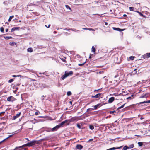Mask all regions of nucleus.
<instances>
[{
	"label": "nucleus",
	"instance_id": "obj_32",
	"mask_svg": "<svg viewBox=\"0 0 150 150\" xmlns=\"http://www.w3.org/2000/svg\"><path fill=\"white\" fill-rule=\"evenodd\" d=\"M86 61L85 62H84L82 64H78V65L80 66H83L84 64L86 63Z\"/></svg>",
	"mask_w": 150,
	"mask_h": 150
},
{
	"label": "nucleus",
	"instance_id": "obj_13",
	"mask_svg": "<svg viewBox=\"0 0 150 150\" xmlns=\"http://www.w3.org/2000/svg\"><path fill=\"white\" fill-rule=\"evenodd\" d=\"M145 103H150V100L144 101L143 102H139L138 103V104L139 105Z\"/></svg>",
	"mask_w": 150,
	"mask_h": 150
},
{
	"label": "nucleus",
	"instance_id": "obj_53",
	"mask_svg": "<svg viewBox=\"0 0 150 150\" xmlns=\"http://www.w3.org/2000/svg\"><path fill=\"white\" fill-rule=\"evenodd\" d=\"M30 122H32L34 124H35V122L33 121V120H31L30 121Z\"/></svg>",
	"mask_w": 150,
	"mask_h": 150
},
{
	"label": "nucleus",
	"instance_id": "obj_10",
	"mask_svg": "<svg viewBox=\"0 0 150 150\" xmlns=\"http://www.w3.org/2000/svg\"><path fill=\"white\" fill-rule=\"evenodd\" d=\"M68 121V120H66L64 121H63L60 124L58 125L59 126V127L60 128L65 123L67 122Z\"/></svg>",
	"mask_w": 150,
	"mask_h": 150
},
{
	"label": "nucleus",
	"instance_id": "obj_60",
	"mask_svg": "<svg viewBox=\"0 0 150 150\" xmlns=\"http://www.w3.org/2000/svg\"><path fill=\"white\" fill-rule=\"evenodd\" d=\"M4 142V140H3L2 141H1V142H0V144L2 143L3 142Z\"/></svg>",
	"mask_w": 150,
	"mask_h": 150
},
{
	"label": "nucleus",
	"instance_id": "obj_39",
	"mask_svg": "<svg viewBox=\"0 0 150 150\" xmlns=\"http://www.w3.org/2000/svg\"><path fill=\"white\" fill-rule=\"evenodd\" d=\"M76 120V119L75 118V117L72 118L71 119V122L73 121Z\"/></svg>",
	"mask_w": 150,
	"mask_h": 150
},
{
	"label": "nucleus",
	"instance_id": "obj_50",
	"mask_svg": "<svg viewBox=\"0 0 150 150\" xmlns=\"http://www.w3.org/2000/svg\"><path fill=\"white\" fill-rule=\"evenodd\" d=\"M88 30L90 31H94V30L92 28H88Z\"/></svg>",
	"mask_w": 150,
	"mask_h": 150
},
{
	"label": "nucleus",
	"instance_id": "obj_24",
	"mask_svg": "<svg viewBox=\"0 0 150 150\" xmlns=\"http://www.w3.org/2000/svg\"><path fill=\"white\" fill-rule=\"evenodd\" d=\"M128 149H129V148L127 146H125L123 147V149L124 150H126Z\"/></svg>",
	"mask_w": 150,
	"mask_h": 150
},
{
	"label": "nucleus",
	"instance_id": "obj_56",
	"mask_svg": "<svg viewBox=\"0 0 150 150\" xmlns=\"http://www.w3.org/2000/svg\"><path fill=\"white\" fill-rule=\"evenodd\" d=\"M31 81H36V80L34 79H31V78H30L29 79Z\"/></svg>",
	"mask_w": 150,
	"mask_h": 150
},
{
	"label": "nucleus",
	"instance_id": "obj_21",
	"mask_svg": "<svg viewBox=\"0 0 150 150\" xmlns=\"http://www.w3.org/2000/svg\"><path fill=\"white\" fill-rule=\"evenodd\" d=\"M147 96H146V94H145L144 95H143L142 96H141L140 97V98H146Z\"/></svg>",
	"mask_w": 150,
	"mask_h": 150
},
{
	"label": "nucleus",
	"instance_id": "obj_58",
	"mask_svg": "<svg viewBox=\"0 0 150 150\" xmlns=\"http://www.w3.org/2000/svg\"><path fill=\"white\" fill-rule=\"evenodd\" d=\"M5 31L6 32H8V29L7 28H6L5 29Z\"/></svg>",
	"mask_w": 150,
	"mask_h": 150
},
{
	"label": "nucleus",
	"instance_id": "obj_41",
	"mask_svg": "<svg viewBox=\"0 0 150 150\" xmlns=\"http://www.w3.org/2000/svg\"><path fill=\"white\" fill-rule=\"evenodd\" d=\"M13 79H11L9 80L8 82L9 83H11L13 82Z\"/></svg>",
	"mask_w": 150,
	"mask_h": 150
},
{
	"label": "nucleus",
	"instance_id": "obj_25",
	"mask_svg": "<svg viewBox=\"0 0 150 150\" xmlns=\"http://www.w3.org/2000/svg\"><path fill=\"white\" fill-rule=\"evenodd\" d=\"M65 6L67 8V9H69L70 10H71V8L68 5H65Z\"/></svg>",
	"mask_w": 150,
	"mask_h": 150
},
{
	"label": "nucleus",
	"instance_id": "obj_12",
	"mask_svg": "<svg viewBox=\"0 0 150 150\" xmlns=\"http://www.w3.org/2000/svg\"><path fill=\"white\" fill-rule=\"evenodd\" d=\"M100 96H101L100 93H98L94 96H92V98H99Z\"/></svg>",
	"mask_w": 150,
	"mask_h": 150
},
{
	"label": "nucleus",
	"instance_id": "obj_19",
	"mask_svg": "<svg viewBox=\"0 0 150 150\" xmlns=\"http://www.w3.org/2000/svg\"><path fill=\"white\" fill-rule=\"evenodd\" d=\"M100 105V104H97V105H96L95 106H93L92 107H93L95 109H96Z\"/></svg>",
	"mask_w": 150,
	"mask_h": 150
},
{
	"label": "nucleus",
	"instance_id": "obj_22",
	"mask_svg": "<svg viewBox=\"0 0 150 150\" xmlns=\"http://www.w3.org/2000/svg\"><path fill=\"white\" fill-rule=\"evenodd\" d=\"M14 17V16L13 15L11 16H10L8 20V21L10 22L11 21L12 19Z\"/></svg>",
	"mask_w": 150,
	"mask_h": 150
},
{
	"label": "nucleus",
	"instance_id": "obj_4",
	"mask_svg": "<svg viewBox=\"0 0 150 150\" xmlns=\"http://www.w3.org/2000/svg\"><path fill=\"white\" fill-rule=\"evenodd\" d=\"M150 57V52L149 53H146V54L142 56V57L144 59L148 58Z\"/></svg>",
	"mask_w": 150,
	"mask_h": 150
},
{
	"label": "nucleus",
	"instance_id": "obj_17",
	"mask_svg": "<svg viewBox=\"0 0 150 150\" xmlns=\"http://www.w3.org/2000/svg\"><path fill=\"white\" fill-rule=\"evenodd\" d=\"M33 51V49L31 48H29L27 49V51L28 52H32Z\"/></svg>",
	"mask_w": 150,
	"mask_h": 150
},
{
	"label": "nucleus",
	"instance_id": "obj_8",
	"mask_svg": "<svg viewBox=\"0 0 150 150\" xmlns=\"http://www.w3.org/2000/svg\"><path fill=\"white\" fill-rule=\"evenodd\" d=\"M115 100V98L113 97H111L108 100V103H111L112 102Z\"/></svg>",
	"mask_w": 150,
	"mask_h": 150
},
{
	"label": "nucleus",
	"instance_id": "obj_62",
	"mask_svg": "<svg viewBox=\"0 0 150 150\" xmlns=\"http://www.w3.org/2000/svg\"><path fill=\"white\" fill-rule=\"evenodd\" d=\"M105 24L106 25H107L108 24V23L107 22H105Z\"/></svg>",
	"mask_w": 150,
	"mask_h": 150
},
{
	"label": "nucleus",
	"instance_id": "obj_52",
	"mask_svg": "<svg viewBox=\"0 0 150 150\" xmlns=\"http://www.w3.org/2000/svg\"><path fill=\"white\" fill-rule=\"evenodd\" d=\"M25 122L24 123L23 125H21V128L19 130H19V131H20L21 130V129H22V127H23V125L24 124H25Z\"/></svg>",
	"mask_w": 150,
	"mask_h": 150
},
{
	"label": "nucleus",
	"instance_id": "obj_37",
	"mask_svg": "<svg viewBox=\"0 0 150 150\" xmlns=\"http://www.w3.org/2000/svg\"><path fill=\"white\" fill-rule=\"evenodd\" d=\"M129 9L130 11H133L134 8L132 7H129Z\"/></svg>",
	"mask_w": 150,
	"mask_h": 150
},
{
	"label": "nucleus",
	"instance_id": "obj_57",
	"mask_svg": "<svg viewBox=\"0 0 150 150\" xmlns=\"http://www.w3.org/2000/svg\"><path fill=\"white\" fill-rule=\"evenodd\" d=\"M83 29V30H88V28H82Z\"/></svg>",
	"mask_w": 150,
	"mask_h": 150
},
{
	"label": "nucleus",
	"instance_id": "obj_48",
	"mask_svg": "<svg viewBox=\"0 0 150 150\" xmlns=\"http://www.w3.org/2000/svg\"><path fill=\"white\" fill-rule=\"evenodd\" d=\"M5 113V112H3L0 113V116H1L2 114L4 115Z\"/></svg>",
	"mask_w": 150,
	"mask_h": 150
},
{
	"label": "nucleus",
	"instance_id": "obj_36",
	"mask_svg": "<svg viewBox=\"0 0 150 150\" xmlns=\"http://www.w3.org/2000/svg\"><path fill=\"white\" fill-rule=\"evenodd\" d=\"M0 30V31L1 32H4V29L3 27H2L1 28Z\"/></svg>",
	"mask_w": 150,
	"mask_h": 150
},
{
	"label": "nucleus",
	"instance_id": "obj_26",
	"mask_svg": "<svg viewBox=\"0 0 150 150\" xmlns=\"http://www.w3.org/2000/svg\"><path fill=\"white\" fill-rule=\"evenodd\" d=\"M92 51L93 52H95V48L93 46L92 47Z\"/></svg>",
	"mask_w": 150,
	"mask_h": 150
},
{
	"label": "nucleus",
	"instance_id": "obj_45",
	"mask_svg": "<svg viewBox=\"0 0 150 150\" xmlns=\"http://www.w3.org/2000/svg\"><path fill=\"white\" fill-rule=\"evenodd\" d=\"M134 57L133 56H131L129 57V59L131 60H133L134 59Z\"/></svg>",
	"mask_w": 150,
	"mask_h": 150
},
{
	"label": "nucleus",
	"instance_id": "obj_38",
	"mask_svg": "<svg viewBox=\"0 0 150 150\" xmlns=\"http://www.w3.org/2000/svg\"><path fill=\"white\" fill-rule=\"evenodd\" d=\"M137 12L140 15H141V16H142L143 17H145V16L142 13L140 12H139L138 11H137Z\"/></svg>",
	"mask_w": 150,
	"mask_h": 150
},
{
	"label": "nucleus",
	"instance_id": "obj_44",
	"mask_svg": "<svg viewBox=\"0 0 150 150\" xmlns=\"http://www.w3.org/2000/svg\"><path fill=\"white\" fill-rule=\"evenodd\" d=\"M21 76L20 75H17V76H16L15 75H13L12 76V77H19V76Z\"/></svg>",
	"mask_w": 150,
	"mask_h": 150
},
{
	"label": "nucleus",
	"instance_id": "obj_29",
	"mask_svg": "<svg viewBox=\"0 0 150 150\" xmlns=\"http://www.w3.org/2000/svg\"><path fill=\"white\" fill-rule=\"evenodd\" d=\"M89 128L91 130H93L94 129V127L93 126L90 125L89 126Z\"/></svg>",
	"mask_w": 150,
	"mask_h": 150
},
{
	"label": "nucleus",
	"instance_id": "obj_6",
	"mask_svg": "<svg viewBox=\"0 0 150 150\" xmlns=\"http://www.w3.org/2000/svg\"><path fill=\"white\" fill-rule=\"evenodd\" d=\"M59 126L58 125H57L53 128L51 129L52 131H55L57 130L59 128Z\"/></svg>",
	"mask_w": 150,
	"mask_h": 150
},
{
	"label": "nucleus",
	"instance_id": "obj_55",
	"mask_svg": "<svg viewBox=\"0 0 150 150\" xmlns=\"http://www.w3.org/2000/svg\"><path fill=\"white\" fill-rule=\"evenodd\" d=\"M39 112H35V115H38Z\"/></svg>",
	"mask_w": 150,
	"mask_h": 150
},
{
	"label": "nucleus",
	"instance_id": "obj_3",
	"mask_svg": "<svg viewBox=\"0 0 150 150\" xmlns=\"http://www.w3.org/2000/svg\"><path fill=\"white\" fill-rule=\"evenodd\" d=\"M39 86L40 88H43L47 87V86L45 84L42 83H39Z\"/></svg>",
	"mask_w": 150,
	"mask_h": 150
},
{
	"label": "nucleus",
	"instance_id": "obj_43",
	"mask_svg": "<svg viewBox=\"0 0 150 150\" xmlns=\"http://www.w3.org/2000/svg\"><path fill=\"white\" fill-rule=\"evenodd\" d=\"M77 126L79 129H80L81 128V125L79 124H77Z\"/></svg>",
	"mask_w": 150,
	"mask_h": 150
},
{
	"label": "nucleus",
	"instance_id": "obj_20",
	"mask_svg": "<svg viewBox=\"0 0 150 150\" xmlns=\"http://www.w3.org/2000/svg\"><path fill=\"white\" fill-rule=\"evenodd\" d=\"M73 71H70L69 73H66L67 75H68V76L69 75H71L73 74Z\"/></svg>",
	"mask_w": 150,
	"mask_h": 150
},
{
	"label": "nucleus",
	"instance_id": "obj_30",
	"mask_svg": "<svg viewBox=\"0 0 150 150\" xmlns=\"http://www.w3.org/2000/svg\"><path fill=\"white\" fill-rule=\"evenodd\" d=\"M67 96H69L71 94V93L70 91H68L67 92Z\"/></svg>",
	"mask_w": 150,
	"mask_h": 150
},
{
	"label": "nucleus",
	"instance_id": "obj_14",
	"mask_svg": "<svg viewBox=\"0 0 150 150\" xmlns=\"http://www.w3.org/2000/svg\"><path fill=\"white\" fill-rule=\"evenodd\" d=\"M19 29V27H16L13 28L11 30V32H13L15 30H18Z\"/></svg>",
	"mask_w": 150,
	"mask_h": 150
},
{
	"label": "nucleus",
	"instance_id": "obj_5",
	"mask_svg": "<svg viewBox=\"0 0 150 150\" xmlns=\"http://www.w3.org/2000/svg\"><path fill=\"white\" fill-rule=\"evenodd\" d=\"M21 115V113L20 112L18 114H17L15 116H13L12 118V120H15L17 118L19 117Z\"/></svg>",
	"mask_w": 150,
	"mask_h": 150
},
{
	"label": "nucleus",
	"instance_id": "obj_51",
	"mask_svg": "<svg viewBox=\"0 0 150 150\" xmlns=\"http://www.w3.org/2000/svg\"><path fill=\"white\" fill-rule=\"evenodd\" d=\"M25 122L24 123L23 125H21V128L19 130H19V131H20L21 130V129H22V127H23V125L24 124H25Z\"/></svg>",
	"mask_w": 150,
	"mask_h": 150
},
{
	"label": "nucleus",
	"instance_id": "obj_9",
	"mask_svg": "<svg viewBox=\"0 0 150 150\" xmlns=\"http://www.w3.org/2000/svg\"><path fill=\"white\" fill-rule=\"evenodd\" d=\"M112 28L114 30L119 31H122L124 30V29H120L119 28H115V27H113Z\"/></svg>",
	"mask_w": 150,
	"mask_h": 150
},
{
	"label": "nucleus",
	"instance_id": "obj_11",
	"mask_svg": "<svg viewBox=\"0 0 150 150\" xmlns=\"http://www.w3.org/2000/svg\"><path fill=\"white\" fill-rule=\"evenodd\" d=\"M122 146H121L120 147H117V148L113 147V148H110L109 149H107L106 150H115V149H121Z\"/></svg>",
	"mask_w": 150,
	"mask_h": 150
},
{
	"label": "nucleus",
	"instance_id": "obj_42",
	"mask_svg": "<svg viewBox=\"0 0 150 150\" xmlns=\"http://www.w3.org/2000/svg\"><path fill=\"white\" fill-rule=\"evenodd\" d=\"M12 136V135H10L8 137H7L6 138L4 139V140H4V141L5 140H6V139H8L9 138L11 137Z\"/></svg>",
	"mask_w": 150,
	"mask_h": 150
},
{
	"label": "nucleus",
	"instance_id": "obj_7",
	"mask_svg": "<svg viewBox=\"0 0 150 150\" xmlns=\"http://www.w3.org/2000/svg\"><path fill=\"white\" fill-rule=\"evenodd\" d=\"M114 62L115 63H119L120 62L118 61V57L117 56H116V55H115L114 56Z\"/></svg>",
	"mask_w": 150,
	"mask_h": 150
},
{
	"label": "nucleus",
	"instance_id": "obj_34",
	"mask_svg": "<svg viewBox=\"0 0 150 150\" xmlns=\"http://www.w3.org/2000/svg\"><path fill=\"white\" fill-rule=\"evenodd\" d=\"M94 110V109L93 108H88L87 109V112H88V111H91L92 110Z\"/></svg>",
	"mask_w": 150,
	"mask_h": 150
},
{
	"label": "nucleus",
	"instance_id": "obj_47",
	"mask_svg": "<svg viewBox=\"0 0 150 150\" xmlns=\"http://www.w3.org/2000/svg\"><path fill=\"white\" fill-rule=\"evenodd\" d=\"M115 112V110L113 111H111L110 112V113L111 114H112L114 113Z\"/></svg>",
	"mask_w": 150,
	"mask_h": 150
},
{
	"label": "nucleus",
	"instance_id": "obj_35",
	"mask_svg": "<svg viewBox=\"0 0 150 150\" xmlns=\"http://www.w3.org/2000/svg\"><path fill=\"white\" fill-rule=\"evenodd\" d=\"M71 30H72V31H75V32H77L79 31L78 30H77L75 29H71Z\"/></svg>",
	"mask_w": 150,
	"mask_h": 150
},
{
	"label": "nucleus",
	"instance_id": "obj_64",
	"mask_svg": "<svg viewBox=\"0 0 150 150\" xmlns=\"http://www.w3.org/2000/svg\"><path fill=\"white\" fill-rule=\"evenodd\" d=\"M127 16V15H126V14H124V15H123V16L124 17H126Z\"/></svg>",
	"mask_w": 150,
	"mask_h": 150
},
{
	"label": "nucleus",
	"instance_id": "obj_15",
	"mask_svg": "<svg viewBox=\"0 0 150 150\" xmlns=\"http://www.w3.org/2000/svg\"><path fill=\"white\" fill-rule=\"evenodd\" d=\"M76 147L77 149L81 150L83 146L81 145H76Z\"/></svg>",
	"mask_w": 150,
	"mask_h": 150
},
{
	"label": "nucleus",
	"instance_id": "obj_16",
	"mask_svg": "<svg viewBox=\"0 0 150 150\" xmlns=\"http://www.w3.org/2000/svg\"><path fill=\"white\" fill-rule=\"evenodd\" d=\"M67 76H68V75H67L66 73V72L65 74L62 76L61 77V78L62 80H64Z\"/></svg>",
	"mask_w": 150,
	"mask_h": 150
},
{
	"label": "nucleus",
	"instance_id": "obj_31",
	"mask_svg": "<svg viewBox=\"0 0 150 150\" xmlns=\"http://www.w3.org/2000/svg\"><path fill=\"white\" fill-rule=\"evenodd\" d=\"M125 103L123 105H122L121 106L118 107V108H117V110H119V109L123 108L124 107V105H125Z\"/></svg>",
	"mask_w": 150,
	"mask_h": 150
},
{
	"label": "nucleus",
	"instance_id": "obj_33",
	"mask_svg": "<svg viewBox=\"0 0 150 150\" xmlns=\"http://www.w3.org/2000/svg\"><path fill=\"white\" fill-rule=\"evenodd\" d=\"M47 132H51L52 131L51 129L48 128V129H47L46 130Z\"/></svg>",
	"mask_w": 150,
	"mask_h": 150
},
{
	"label": "nucleus",
	"instance_id": "obj_27",
	"mask_svg": "<svg viewBox=\"0 0 150 150\" xmlns=\"http://www.w3.org/2000/svg\"><path fill=\"white\" fill-rule=\"evenodd\" d=\"M138 144L139 146H142L143 143L142 142H139Z\"/></svg>",
	"mask_w": 150,
	"mask_h": 150
},
{
	"label": "nucleus",
	"instance_id": "obj_2",
	"mask_svg": "<svg viewBox=\"0 0 150 150\" xmlns=\"http://www.w3.org/2000/svg\"><path fill=\"white\" fill-rule=\"evenodd\" d=\"M36 141H31L30 142H28L26 144L23 146H32L33 144L35 143Z\"/></svg>",
	"mask_w": 150,
	"mask_h": 150
},
{
	"label": "nucleus",
	"instance_id": "obj_40",
	"mask_svg": "<svg viewBox=\"0 0 150 150\" xmlns=\"http://www.w3.org/2000/svg\"><path fill=\"white\" fill-rule=\"evenodd\" d=\"M11 38V37H8V36H4V38L5 39H7Z\"/></svg>",
	"mask_w": 150,
	"mask_h": 150
},
{
	"label": "nucleus",
	"instance_id": "obj_1",
	"mask_svg": "<svg viewBox=\"0 0 150 150\" xmlns=\"http://www.w3.org/2000/svg\"><path fill=\"white\" fill-rule=\"evenodd\" d=\"M16 99L12 96H11L7 98V100L8 101L13 102Z\"/></svg>",
	"mask_w": 150,
	"mask_h": 150
},
{
	"label": "nucleus",
	"instance_id": "obj_59",
	"mask_svg": "<svg viewBox=\"0 0 150 150\" xmlns=\"http://www.w3.org/2000/svg\"><path fill=\"white\" fill-rule=\"evenodd\" d=\"M100 89H98V90H95L94 91H97L98 92Z\"/></svg>",
	"mask_w": 150,
	"mask_h": 150
},
{
	"label": "nucleus",
	"instance_id": "obj_54",
	"mask_svg": "<svg viewBox=\"0 0 150 150\" xmlns=\"http://www.w3.org/2000/svg\"><path fill=\"white\" fill-rule=\"evenodd\" d=\"M45 27H46L47 28H49L50 26V24L49 25L48 27H47V26L46 25H45Z\"/></svg>",
	"mask_w": 150,
	"mask_h": 150
},
{
	"label": "nucleus",
	"instance_id": "obj_23",
	"mask_svg": "<svg viewBox=\"0 0 150 150\" xmlns=\"http://www.w3.org/2000/svg\"><path fill=\"white\" fill-rule=\"evenodd\" d=\"M134 145L133 144L130 145L129 146H128L129 149H130L133 148L134 147Z\"/></svg>",
	"mask_w": 150,
	"mask_h": 150
},
{
	"label": "nucleus",
	"instance_id": "obj_63",
	"mask_svg": "<svg viewBox=\"0 0 150 150\" xmlns=\"http://www.w3.org/2000/svg\"><path fill=\"white\" fill-rule=\"evenodd\" d=\"M118 75H116L115 76V78H116L117 77H118Z\"/></svg>",
	"mask_w": 150,
	"mask_h": 150
},
{
	"label": "nucleus",
	"instance_id": "obj_18",
	"mask_svg": "<svg viewBox=\"0 0 150 150\" xmlns=\"http://www.w3.org/2000/svg\"><path fill=\"white\" fill-rule=\"evenodd\" d=\"M23 147V146H21L19 147H16L13 150H21V149H18L19 148Z\"/></svg>",
	"mask_w": 150,
	"mask_h": 150
},
{
	"label": "nucleus",
	"instance_id": "obj_46",
	"mask_svg": "<svg viewBox=\"0 0 150 150\" xmlns=\"http://www.w3.org/2000/svg\"><path fill=\"white\" fill-rule=\"evenodd\" d=\"M132 99V98L131 97H127V100H131V99Z\"/></svg>",
	"mask_w": 150,
	"mask_h": 150
},
{
	"label": "nucleus",
	"instance_id": "obj_28",
	"mask_svg": "<svg viewBox=\"0 0 150 150\" xmlns=\"http://www.w3.org/2000/svg\"><path fill=\"white\" fill-rule=\"evenodd\" d=\"M29 71L31 73L36 74V72L33 70H30Z\"/></svg>",
	"mask_w": 150,
	"mask_h": 150
},
{
	"label": "nucleus",
	"instance_id": "obj_49",
	"mask_svg": "<svg viewBox=\"0 0 150 150\" xmlns=\"http://www.w3.org/2000/svg\"><path fill=\"white\" fill-rule=\"evenodd\" d=\"M64 30H71V29H69V28L68 29L67 28H64Z\"/></svg>",
	"mask_w": 150,
	"mask_h": 150
},
{
	"label": "nucleus",
	"instance_id": "obj_61",
	"mask_svg": "<svg viewBox=\"0 0 150 150\" xmlns=\"http://www.w3.org/2000/svg\"><path fill=\"white\" fill-rule=\"evenodd\" d=\"M93 139H90L88 141H89V142H90V141H93Z\"/></svg>",
	"mask_w": 150,
	"mask_h": 150
}]
</instances>
